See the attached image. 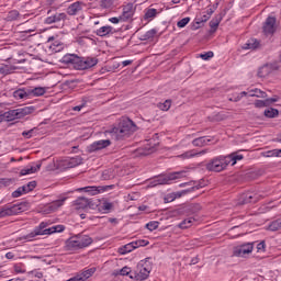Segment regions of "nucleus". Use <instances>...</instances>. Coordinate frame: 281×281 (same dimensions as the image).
Segmentation results:
<instances>
[{
    "mask_svg": "<svg viewBox=\"0 0 281 281\" xmlns=\"http://www.w3.org/2000/svg\"><path fill=\"white\" fill-rule=\"evenodd\" d=\"M109 21H110V23L117 25V23H120L122 21V15H120L119 18H110Z\"/></svg>",
    "mask_w": 281,
    "mask_h": 281,
    "instance_id": "59",
    "label": "nucleus"
},
{
    "mask_svg": "<svg viewBox=\"0 0 281 281\" xmlns=\"http://www.w3.org/2000/svg\"><path fill=\"white\" fill-rule=\"evenodd\" d=\"M279 66L278 64H266L258 70L259 78H267L268 76H271L272 71H278Z\"/></svg>",
    "mask_w": 281,
    "mask_h": 281,
    "instance_id": "14",
    "label": "nucleus"
},
{
    "mask_svg": "<svg viewBox=\"0 0 281 281\" xmlns=\"http://www.w3.org/2000/svg\"><path fill=\"white\" fill-rule=\"evenodd\" d=\"M121 276H133V271L128 267H124L120 270Z\"/></svg>",
    "mask_w": 281,
    "mask_h": 281,
    "instance_id": "54",
    "label": "nucleus"
},
{
    "mask_svg": "<svg viewBox=\"0 0 281 281\" xmlns=\"http://www.w3.org/2000/svg\"><path fill=\"white\" fill-rule=\"evenodd\" d=\"M245 95H249V92H240L239 94H236L234 98H231V102H240V100H243V98H245Z\"/></svg>",
    "mask_w": 281,
    "mask_h": 281,
    "instance_id": "47",
    "label": "nucleus"
},
{
    "mask_svg": "<svg viewBox=\"0 0 281 281\" xmlns=\"http://www.w3.org/2000/svg\"><path fill=\"white\" fill-rule=\"evenodd\" d=\"M268 229L270 232H278L281 229V220L273 221L269 226Z\"/></svg>",
    "mask_w": 281,
    "mask_h": 281,
    "instance_id": "42",
    "label": "nucleus"
},
{
    "mask_svg": "<svg viewBox=\"0 0 281 281\" xmlns=\"http://www.w3.org/2000/svg\"><path fill=\"white\" fill-rule=\"evenodd\" d=\"M34 188H36V181H31L27 184L20 187V189H22V192L24 194L32 192V190H34Z\"/></svg>",
    "mask_w": 281,
    "mask_h": 281,
    "instance_id": "38",
    "label": "nucleus"
},
{
    "mask_svg": "<svg viewBox=\"0 0 281 281\" xmlns=\"http://www.w3.org/2000/svg\"><path fill=\"white\" fill-rule=\"evenodd\" d=\"M47 45L52 54H58V52H63V49H65V44L58 40L54 41V37L48 38Z\"/></svg>",
    "mask_w": 281,
    "mask_h": 281,
    "instance_id": "16",
    "label": "nucleus"
},
{
    "mask_svg": "<svg viewBox=\"0 0 281 281\" xmlns=\"http://www.w3.org/2000/svg\"><path fill=\"white\" fill-rule=\"evenodd\" d=\"M182 177H186V171H176L169 175L159 176L150 182V188H155L156 186H168L177 179H182Z\"/></svg>",
    "mask_w": 281,
    "mask_h": 281,
    "instance_id": "4",
    "label": "nucleus"
},
{
    "mask_svg": "<svg viewBox=\"0 0 281 281\" xmlns=\"http://www.w3.org/2000/svg\"><path fill=\"white\" fill-rule=\"evenodd\" d=\"M155 150H157V146H155V144L147 140L144 147L139 149V155H144V156L153 155Z\"/></svg>",
    "mask_w": 281,
    "mask_h": 281,
    "instance_id": "25",
    "label": "nucleus"
},
{
    "mask_svg": "<svg viewBox=\"0 0 281 281\" xmlns=\"http://www.w3.org/2000/svg\"><path fill=\"white\" fill-rule=\"evenodd\" d=\"M31 113H34V108L24 106L4 112V117H7V122H14V120H21L25 117V115H30Z\"/></svg>",
    "mask_w": 281,
    "mask_h": 281,
    "instance_id": "6",
    "label": "nucleus"
},
{
    "mask_svg": "<svg viewBox=\"0 0 281 281\" xmlns=\"http://www.w3.org/2000/svg\"><path fill=\"white\" fill-rule=\"evenodd\" d=\"M260 47V42L256 38H250L244 44L243 49H258Z\"/></svg>",
    "mask_w": 281,
    "mask_h": 281,
    "instance_id": "32",
    "label": "nucleus"
},
{
    "mask_svg": "<svg viewBox=\"0 0 281 281\" xmlns=\"http://www.w3.org/2000/svg\"><path fill=\"white\" fill-rule=\"evenodd\" d=\"M85 8H87V4H85V2L76 1L67 8L66 12L69 16H76L77 14H80V12L85 10Z\"/></svg>",
    "mask_w": 281,
    "mask_h": 281,
    "instance_id": "13",
    "label": "nucleus"
},
{
    "mask_svg": "<svg viewBox=\"0 0 281 281\" xmlns=\"http://www.w3.org/2000/svg\"><path fill=\"white\" fill-rule=\"evenodd\" d=\"M13 98L15 100H27V98H30V92L29 90L25 91L24 89H19L13 92Z\"/></svg>",
    "mask_w": 281,
    "mask_h": 281,
    "instance_id": "29",
    "label": "nucleus"
},
{
    "mask_svg": "<svg viewBox=\"0 0 281 281\" xmlns=\"http://www.w3.org/2000/svg\"><path fill=\"white\" fill-rule=\"evenodd\" d=\"M221 21H223L222 15H216L214 19L210 21L211 32H216V30H218V25H221Z\"/></svg>",
    "mask_w": 281,
    "mask_h": 281,
    "instance_id": "33",
    "label": "nucleus"
},
{
    "mask_svg": "<svg viewBox=\"0 0 281 281\" xmlns=\"http://www.w3.org/2000/svg\"><path fill=\"white\" fill-rule=\"evenodd\" d=\"M157 34V30L151 29L149 31L146 32L145 34V38H155V35Z\"/></svg>",
    "mask_w": 281,
    "mask_h": 281,
    "instance_id": "57",
    "label": "nucleus"
},
{
    "mask_svg": "<svg viewBox=\"0 0 281 281\" xmlns=\"http://www.w3.org/2000/svg\"><path fill=\"white\" fill-rule=\"evenodd\" d=\"M248 95L250 98H267V92H265L258 88H255V89L248 91Z\"/></svg>",
    "mask_w": 281,
    "mask_h": 281,
    "instance_id": "35",
    "label": "nucleus"
},
{
    "mask_svg": "<svg viewBox=\"0 0 281 281\" xmlns=\"http://www.w3.org/2000/svg\"><path fill=\"white\" fill-rule=\"evenodd\" d=\"M157 16V9H146L144 19H155Z\"/></svg>",
    "mask_w": 281,
    "mask_h": 281,
    "instance_id": "44",
    "label": "nucleus"
},
{
    "mask_svg": "<svg viewBox=\"0 0 281 281\" xmlns=\"http://www.w3.org/2000/svg\"><path fill=\"white\" fill-rule=\"evenodd\" d=\"M75 205L76 210H93V202L87 198H78Z\"/></svg>",
    "mask_w": 281,
    "mask_h": 281,
    "instance_id": "17",
    "label": "nucleus"
},
{
    "mask_svg": "<svg viewBox=\"0 0 281 281\" xmlns=\"http://www.w3.org/2000/svg\"><path fill=\"white\" fill-rule=\"evenodd\" d=\"M260 194L256 193V192H247L244 193L241 195V201L240 203L245 204V203H257V201H260Z\"/></svg>",
    "mask_w": 281,
    "mask_h": 281,
    "instance_id": "20",
    "label": "nucleus"
},
{
    "mask_svg": "<svg viewBox=\"0 0 281 281\" xmlns=\"http://www.w3.org/2000/svg\"><path fill=\"white\" fill-rule=\"evenodd\" d=\"M266 102L269 106L270 104H273V102H278V97L266 99Z\"/></svg>",
    "mask_w": 281,
    "mask_h": 281,
    "instance_id": "61",
    "label": "nucleus"
},
{
    "mask_svg": "<svg viewBox=\"0 0 281 281\" xmlns=\"http://www.w3.org/2000/svg\"><path fill=\"white\" fill-rule=\"evenodd\" d=\"M255 106H256V109H265V106H269V104L267 103V99L266 100H257V101H255Z\"/></svg>",
    "mask_w": 281,
    "mask_h": 281,
    "instance_id": "51",
    "label": "nucleus"
},
{
    "mask_svg": "<svg viewBox=\"0 0 281 281\" xmlns=\"http://www.w3.org/2000/svg\"><path fill=\"white\" fill-rule=\"evenodd\" d=\"M29 276H31V278H37L38 280H41V278H43V272L38 270H32L29 272Z\"/></svg>",
    "mask_w": 281,
    "mask_h": 281,
    "instance_id": "52",
    "label": "nucleus"
},
{
    "mask_svg": "<svg viewBox=\"0 0 281 281\" xmlns=\"http://www.w3.org/2000/svg\"><path fill=\"white\" fill-rule=\"evenodd\" d=\"M263 157H281V149H272L265 151Z\"/></svg>",
    "mask_w": 281,
    "mask_h": 281,
    "instance_id": "45",
    "label": "nucleus"
},
{
    "mask_svg": "<svg viewBox=\"0 0 281 281\" xmlns=\"http://www.w3.org/2000/svg\"><path fill=\"white\" fill-rule=\"evenodd\" d=\"M61 21H67V13L55 12L48 15L44 23H46V25H52L54 23H60Z\"/></svg>",
    "mask_w": 281,
    "mask_h": 281,
    "instance_id": "15",
    "label": "nucleus"
},
{
    "mask_svg": "<svg viewBox=\"0 0 281 281\" xmlns=\"http://www.w3.org/2000/svg\"><path fill=\"white\" fill-rule=\"evenodd\" d=\"M195 21L198 25L201 23H207V21H210V15L203 14V15L196 16Z\"/></svg>",
    "mask_w": 281,
    "mask_h": 281,
    "instance_id": "49",
    "label": "nucleus"
},
{
    "mask_svg": "<svg viewBox=\"0 0 281 281\" xmlns=\"http://www.w3.org/2000/svg\"><path fill=\"white\" fill-rule=\"evenodd\" d=\"M14 71H16V67L12 65H2L0 67V74H2V76L14 74Z\"/></svg>",
    "mask_w": 281,
    "mask_h": 281,
    "instance_id": "34",
    "label": "nucleus"
},
{
    "mask_svg": "<svg viewBox=\"0 0 281 281\" xmlns=\"http://www.w3.org/2000/svg\"><path fill=\"white\" fill-rule=\"evenodd\" d=\"M228 166L229 158L227 156H218L206 164V170H210V172H223Z\"/></svg>",
    "mask_w": 281,
    "mask_h": 281,
    "instance_id": "5",
    "label": "nucleus"
},
{
    "mask_svg": "<svg viewBox=\"0 0 281 281\" xmlns=\"http://www.w3.org/2000/svg\"><path fill=\"white\" fill-rule=\"evenodd\" d=\"M262 30L266 36H271V34H274L276 30H278V25L276 24V18L268 16L263 23Z\"/></svg>",
    "mask_w": 281,
    "mask_h": 281,
    "instance_id": "12",
    "label": "nucleus"
},
{
    "mask_svg": "<svg viewBox=\"0 0 281 281\" xmlns=\"http://www.w3.org/2000/svg\"><path fill=\"white\" fill-rule=\"evenodd\" d=\"M263 115L265 117L273 119V117H278V115H280V112L278 111V109L270 108L265 110Z\"/></svg>",
    "mask_w": 281,
    "mask_h": 281,
    "instance_id": "37",
    "label": "nucleus"
},
{
    "mask_svg": "<svg viewBox=\"0 0 281 281\" xmlns=\"http://www.w3.org/2000/svg\"><path fill=\"white\" fill-rule=\"evenodd\" d=\"M49 222H41L31 233L24 236V240H34L36 236H49Z\"/></svg>",
    "mask_w": 281,
    "mask_h": 281,
    "instance_id": "7",
    "label": "nucleus"
},
{
    "mask_svg": "<svg viewBox=\"0 0 281 281\" xmlns=\"http://www.w3.org/2000/svg\"><path fill=\"white\" fill-rule=\"evenodd\" d=\"M146 227L149 229V232H155L157 227H159V222L153 221L146 224Z\"/></svg>",
    "mask_w": 281,
    "mask_h": 281,
    "instance_id": "48",
    "label": "nucleus"
},
{
    "mask_svg": "<svg viewBox=\"0 0 281 281\" xmlns=\"http://www.w3.org/2000/svg\"><path fill=\"white\" fill-rule=\"evenodd\" d=\"M150 271H153L150 261L148 259H144L138 262L130 278L132 280L144 281L150 276Z\"/></svg>",
    "mask_w": 281,
    "mask_h": 281,
    "instance_id": "3",
    "label": "nucleus"
},
{
    "mask_svg": "<svg viewBox=\"0 0 281 281\" xmlns=\"http://www.w3.org/2000/svg\"><path fill=\"white\" fill-rule=\"evenodd\" d=\"M36 133H38V128L34 127L32 130L22 132V135L25 137V139H32Z\"/></svg>",
    "mask_w": 281,
    "mask_h": 281,
    "instance_id": "43",
    "label": "nucleus"
},
{
    "mask_svg": "<svg viewBox=\"0 0 281 281\" xmlns=\"http://www.w3.org/2000/svg\"><path fill=\"white\" fill-rule=\"evenodd\" d=\"M95 65H98V58L95 57H79L77 69L78 70L91 69V67H95Z\"/></svg>",
    "mask_w": 281,
    "mask_h": 281,
    "instance_id": "11",
    "label": "nucleus"
},
{
    "mask_svg": "<svg viewBox=\"0 0 281 281\" xmlns=\"http://www.w3.org/2000/svg\"><path fill=\"white\" fill-rule=\"evenodd\" d=\"M65 201H67V198L56 200L45 206L44 213L45 214H52V212H56L58 207H63L65 205Z\"/></svg>",
    "mask_w": 281,
    "mask_h": 281,
    "instance_id": "18",
    "label": "nucleus"
},
{
    "mask_svg": "<svg viewBox=\"0 0 281 281\" xmlns=\"http://www.w3.org/2000/svg\"><path fill=\"white\" fill-rule=\"evenodd\" d=\"M207 153V149H203V150H200V151H196V149H191V150H188L181 155L178 156L179 159H192V157H201L203 155H206Z\"/></svg>",
    "mask_w": 281,
    "mask_h": 281,
    "instance_id": "19",
    "label": "nucleus"
},
{
    "mask_svg": "<svg viewBox=\"0 0 281 281\" xmlns=\"http://www.w3.org/2000/svg\"><path fill=\"white\" fill-rule=\"evenodd\" d=\"M172 102L170 100H166L164 103H159L160 111H169Z\"/></svg>",
    "mask_w": 281,
    "mask_h": 281,
    "instance_id": "46",
    "label": "nucleus"
},
{
    "mask_svg": "<svg viewBox=\"0 0 281 281\" xmlns=\"http://www.w3.org/2000/svg\"><path fill=\"white\" fill-rule=\"evenodd\" d=\"M214 14V9L210 8L206 10V16L211 19V16Z\"/></svg>",
    "mask_w": 281,
    "mask_h": 281,
    "instance_id": "62",
    "label": "nucleus"
},
{
    "mask_svg": "<svg viewBox=\"0 0 281 281\" xmlns=\"http://www.w3.org/2000/svg\"><path fill=\"white\" fill-rule=\"evenodd\" d=\"M77 191L87 192L88 194L95 196V194H100V192H104V187H85V188L77 189Z\"/></svg>",
    "mask_w": 281,
    "mask_h": 281,
    "instance_id": "22",
    "label": "nucleus"
},
{
    "mask_svg": "<svg viewBox=\"0 0 281 281\" xmlns=\"http://www.w3.org/2000/svg\"><path fill=\"white\" fill-rule=\"evenodd\" d=\"M135 131H137V125H135L131 119H123L116 126L110 127L104 132L106 139L92 143L87 147V150L88 153H98V150L109 148V146H111V139L114 142L126 139V137H131Z\"/></svg>",
    "mask_w": 281,
    "mask_h": 281,
    "instance_id": "1",
    "label": "nucleus"
},
{
    "mask_svg": "<svg viewBox=\"0 0 281 281\" xmlns=\"http://www.w3.org/2000/svg\"><path fill=\"white\" fill-rule=\"evenodd\" d=\"M146 245H148V240L138 239L119 248V254L125 256V254H131V251H134V249H137L139 247H146Z\"/></svg>",
    "mask_w": 281,
    "mask_h": 281,
    "instance_id": "9",
    "label": "nucleus"
},
{
    "mask_svg": "<svg viewBox=\"0 0 281 281\" xmlns=\"http://www.w3.org/2000/svg\"><path fill=\"white\" fill-rule=\"evenodd\" d=\"M41 170V164L29 165L24 169L20 171L21 177H25L26 175H34Z\"/></svg>",
    "mask_w": 281,
    "mask_h": 281,
    "instance_id": "24",
    "label": "nucleus"
},
{
    "mask_svg": "<svg viewBox=\"0 0 281 281\" xmlns=\"http://www.w3.org/2000/svg\"><path fill=\"white\" fill-rule=\"evenodd\" d=\"M14 271H15V273H25V269H23L19 265L14 266Z\"/></svg>",
    "mask_w": 281,
    "mask_h": 281,
    "instance_id": "60",
    "label": "nucleus"
},
{
    "mask_svg": "<svg viewBox=\"0 0 281 281\" xmlns=\"http://www.w3.org/2000/svg\"><path fill=\"white\" fill-rule=\"evenodd\" d=\"M193 223H194V218L188 217L179 224V227L180 229H188V227H192Z\"/></svg>",
    "mask_w": 281,
    "mask_h": 281,
    "instance_id": "39",
    "label": "nucleus"
},
{
    "mask_svg": "<svg viewBox=\"0 0 281 281\" xmlns=\"http://www.w3.org/2000/svg\"><path fill=\"white\" fill-rule=\"evenodd\" d=\"M265 241H260L258 245H257V252L258 254H265Z\"/></svg>",
    "mask_w": 281,
    "mask_h": 281,
    "instance_id": "58",
    "label": "nucleus"
},
{
    "mask_svg": "<svg viewBox=\"0 0 281 281\" xmlns=\"http://www.w3.org/2000/svg\"><path fill=\"white\" fill-rule=\"evenodd\" d=\"M109 34H113V26L111 25L101 26L97 30V36H109Z\"/></svg>",
    "mask_w": 281,
    "mask_h": 281,
    "instance_id": "31",
    "label": "nucleus"
},
{
    "mask_svg": "<svg viewBox=\"0 0 281 281\" xmlns=\"http://www.w3.org/2000/svg\"><path fill=\"white\" fill-rule=\"evenodd\" d=\"M45 88L43 87H36L33 89H29V98H38L41 95H45Z\"/></svg>",
    "mask_w": 281,
    "mask_h": 281,
    "instance_id": "28",
    "label": "nucleus"
},
{
    "mask_svg": "<svg viewBox=\"0 0 281 281\" xmlns=\"http://www.w3.org/2000/svg\"><path fill=\"white\" fill-rule=\"evenodd\" d=\"M132 64H133V60L131 59L122 61L123 67H128V65H132Z\"/></svg>",
    "mask_w": 281,
    "mask_h": 281,
    "instance_id": "63",
    "label": "nucleus"
},
{
    "mask_svg": "<svg viewBox=\"0 0 281 281\" xmlns=\"http://www.w3.org/2000/svg\"><path fill=\"white\" fill-rule=\"evenodd\" d=\"M200 58H202V60H210V58H214V53L207 52L205 54L200 55Z\"/></svg>",
    "mask_w": 281,
    "mask_h": 281,
    "instance_id": "55",
    "label": "nucleus"
},
{
    "mask_svg": "<svg viewBox=\"0 0 281 281\" xmlns=\"http://www.w3.org/2000/svg\"><path fill=\"white\" fill-rule=\"evenodd\" d=\"M251 251H254V243H247L234 247L233 256H236L237 258H247Z\"/></svg>",
    "mask_w": 281,
    "mask_h": 281,
    "instance_id": "8",
    "label": "nucleus"
},
{
    "mask_svg": "<svg viewBox=\"0 0 281 281\" xmlns=\"http://www.w3.org/2000/svg\"><path fill=\"white\" fill-rule=\"evenodd\" d=\"M23 212V204H13L11 206H4L0 210V218H5V216H14Z\"/></svg>",
    "mask_w": 281,
    "mask_h": 281,
    "instance_id": "10",
    "label": "nucleus"
},
{
    "mask_svg": "<svg viewBox=\"0 0 281 281\" xmlns=\"http://www.w3.org/2000/svg\"><path fill=\"white\" fill-rule=\"evenodd\" d=\"M93 243V239L89 235H76L66 240V251H78V249H85Z\"/></svg>",
    "mask_w": 281,
    "mask_h": 281,
    "instance_id": "2",
    "label": "nucleus"
},
{
    "mask_svg": "<svg viewBox=\"0 0 281 281\" xmlns=\"http://www.w3.org/2000/svg\"><path fill=\"white\" fill-rule=\"evenodd\" d=\"M190 23V18H183L180 21H178L177 26L178 27H186Z\"/></svg>",
    "mask_w": 281,
    "mask_h": 281,
    "instance_id": "53",
    "label": "nucleus"
},
{
    "mask_svg": "<svg viewBox=\"0 0 281 281\" xmlns=\"http://www.w3.org/2000/svg\"><path fill=\"white\" fill-rule=\"evenodd\" d=\"M226 159H228V166L229 164H232L233 166H236L238 161H241V159H244V156L243 154H239V151H236L226 156Z\"/></svg>",
    "mask_w": 281,
    "mask_h": 281,
    "instance_id": "27",
    "label": "nucleus"
},
{
    "mask_svg": "<svg viewBox=\"0 0 281 281\" xmlns=\"http://www.w3.org/2000/svg\"><path fill=\"white\" fill-rule=\"evenodd\" d=\"M98 210L99 212H102L103 214H109V212H111V210H113V203L103 200L98 204Z\"/></svg>",
    "mask_w": 281,
    "mask_h": 281,
    "instance_id": "26",
    "label": "nucleus"
},
{
    "mask_svg": "<svg viewBox=\"0 0 281 281\" xmlns=\"http://www.w3.org/2000/svg\"><path fill=\"white\" fill-rule=\"evenodd\" d=\"M79 56L74 54H68L63 57V63L66 65H72L75 69L78 67Z\"/></svg>",
    "mask_w": 281,
    "mask_h": 281,
    "instance_id": "23",
    "label": "nucleus"
},
{
    "mask_svg": "<svg viewBox=\"0 0 281 281\" xmlns=\"http://www.w3.org/2000/svg\"><path fill=\"white\" fill-rule=\"evenodd\" d=\"M115 5L114 0H101V8H113Z\"/></svg>",
    "mask_w": 281,
    "mask_h": 281,
    "instance_id": "50",
    "label": "nucleus"
},
{
    "mask_svg": "<svg viewBox=\"0 0 281 281\" xmlns=\"http://www.w3.org/2000/svg\"><path fill=\"white\" fill-rule=\"evenodd\" d=\"M212 139H210L207 136L198 137L192 140L193 146L203 147L207 146Z\"/></svg>",
    "mask_w": 281,
    "mask_h": 281,
    "instance_id": "30",
    "label": "nucleus"
},
{
    "mask_svg": "<svg viewBox=\"0 0 281 281\" xmlns=\"http://www.w3.org/2000/svg\"><path fill=\"white\" fill-rule=\"evenodd\" d=\"M5 258H8V260H12V258H14V254H12V252H7V254H5Z\"/></svg>",
    "mask_w": 281,
    "mask_h": 281,
    "instance_id": "64",
    "label": "nucleus"
},
{
    "mask_svg": "<svg viewBox=\"0 0 281 281\" xmlns=\"http://www.w3.org/2000/svg\"><path fill=\"white\" fill-rule=\"evenodd\" d=\"M16 20L23 21V18L20 16L19 14V11L16 10L10 11L7 15V21H16Z\"/></svg>",
    "mask_w": 281,
    "mask_h": 281,
    "instance_id": "36",
    "label": "nucleus"
},
{
    "mask_svg": "<svg viewBox=\"0 0 281 281\" xmlns=\"http://www.w3.org/2000/svg\"><path fill=\"white\" fill-rule=\"evenodd\" d=\"M80 164H82L80 156L72 157L68 160V168H76V166H80Z\"/></svg>",
    "mask_w": 281,
    "mask_h": 281,
    "instance_id": "41",
    "label": "nucleus"
},
{
    "mask_svg": "<svg viewBox=\"0 0 281 281\" xmlns=\"http://www.w3.org/2000/svg\"><path fill=\"white\" fill-rule=\"evenodd\" d=\"M133 14H135V9L133 8V3H127L123 7V12L121 14L122 21H128L132 19Z\"/></svg>",
    "mask_w": 281,
    "mask_h": 281,
    "instance_id": "21",
    "label": "nucleus"
},
{
    "mask_svg": "<svg viewBox=\"0 0 281 281\" xmlns=\"http://www.w3.org/2000/svg\"><path fill=\"white\" fill-rule=\"evenodd\" d=\"M23 194H25V193L22 191L21 187L12 192L13 199H19V196H23Z\"/></svg>",
    "mask_w": 281,
    "mask_h": 281,
    "instance_id": "56",
    "label": "nucleus"
},
{
    "mask_svg": "<svg viewBox=\"0 0 281 281\" xmlns=\"http://www.w3.org/2000/svg\"><path fill=\"white\" fill-rule=\"evenodd\" d=\"M65 232V225H55L52 227H48V236L52 234H60Z\"/></svg>",
    "mask_w": 281,
    "mask_h": 281,
    "instance_id": "40",
    "label": "nucleus"
}]
</instances>
